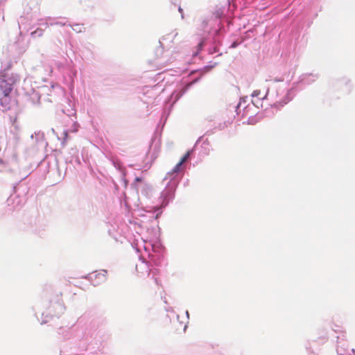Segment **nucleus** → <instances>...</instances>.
Listing matches in <instances>:
<instances>
[{"instance_id": "nucleus-1", "label": "nucleus", "mask_w": 355, "mask_h": 355, "mask_svg": "<svg viewBox=\"0 0 355 355\" xmlns=\"http://www.w3.org/2000/svg\"><path fill=\"white\" fill-rule=\"evenodd\" d=\"M12 90V85L6 80L0 83V103L3 107H7L10 103V94Z\"/></svg>"}, {"instance_id": "nucleus-2", "label": "nucleus", "mask_w": 355, "mask_h": 355, "mask_svg": "<svg viewBox=\"0 0 355 355\" xmlns=\"http://www.w3.org/2000/svg\"><path fill=\"white\" fill-rule=\"evenodd\" d=\"M107 274L105 270L95 271L89 275V279L94 286H98L106 281Z\"/></svg>"}, {"instance_id": "nucleus-3", "label": "nucleus", "mask_w": 355, "mask_h": 355, "mask_svg": "<svg viewBox=\"0 0 355 355\" xmlns=\"http://www.w3.org/2000/svg\"><path fill=\"white\" fill-rule=\"evenodd\" d=\"M139 268L142 269V270H144V273H146L147 275L150 274V269L147 266L146 263L142 262L139 266H136V269H137L138 273L139 272V270H138Z\"/></svg>"}, {"instance_id": "nucleus-4", "label": "nucleus", "mask_w": 355, "mask_h": 355, "mask_svg": "<svg viewBox=\"0 0 355 355\" xmlns=\"http://www.w3.org/2000/svg\"><path fill=\"white\" fill-rule=\"evenodd\" d=\"M182 164L180 162H178L175 166L174 168L171 170V171H170L168 173V174L170 175H173L174 173H178L179 171H180L181 170V168H182Z\"/></svg>"}, {"instance_id": "nucleus-5", "label": "nucleus", "mask_w": 355, "mask_h": 355, "mask_svg": "<svg viewBox=\"0 0 355 355\" xmlns=\"http://www.w3.org/2000/svg\"><path fill=\"white\" fill-rule=\"evenodd\" d=\"M190 155V153L189 152H187L182 157V159H180V161L179 162H180L182 164H183L189 158Z\"/></svg>"}, {"instance_id": "nucleus-6", "label": "nucleus", "mask_w": 355, "mask_h": 355, "mask_svg": "<svg viewBox=\"0 0 355 355\" xmlns=\"http://www.w3.org/2000/svg\"><path fill=\"white\" fill-rule=\"evenodd\" d=\"M141 181H142V178H141L137 177L135 178V182H141Z\"/></svg>"}, {"instance_id": "nucleus-7", "label": "nucleus", "mask_w": 355, "mask_h": 355, "mask_svg": "<svg viewBox=\"0 0 355 355\" xmlns=\"http://www.w3.org/2000/svg\"><path fill=\"white\" fill-rule=\"evenodd\" d=\"M259 95V92L257 91H254L252 94L253 96H257Z\"/></svg>"}]
</instances>
